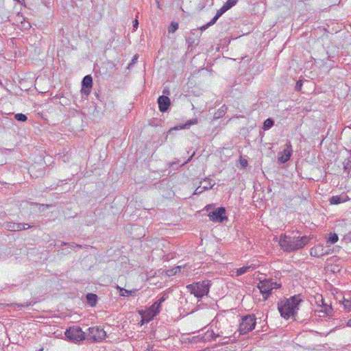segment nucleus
<instances>
[{"label":"nucleus","instance_id":"4468645a","mask_svg":"<svg viewBox=\"0 0 351 351\" xmlns=\"http://www.w3.org/2000/svg\"><path fill=\"white\" fill-rule=\"evenodd\" d=\"M328 254V251L322 245H317L310 250L311 256L314 257H321Z\"/></svg>","mask_w":351,"mask_h":351},{"label":"nucleus","instance_id":"39448f33","mask_svg":"<svg viewBox=\"0 0 351 351\" xmlns=\"http://www.w3.org/2000/svg\"><path fill=\"white\" fill-rule=\"evenodd\" d=\"M256 319L254 315H247L242 317L239 328L240 334H247L253 330L256 324Z\"/></svg>","mask_w":351,"mask_h":351},{"label":"nucleus","instance_id":"f704fd0d","mask_svg":"<svg viewBox=\"0 0 351 351\" xmlns=\"http://www.w3.org/2000/svg\"><path fill=\"white\" fill-rule=\"evenodd\" d=\"M302 82L301 80H298L297 82H296V84H295V90L296 91H300L302 88Z\"/></svg>","mask_w":351,"mask_h":351},{"label":"nucleus","instance_id":"f03ea898","mask_svg":"<svg viewBox=\"0 0 351 351\" xmlns=\"http://www.w3.org/2000/svg\"><path fill=\"white\" fill-rule=\"evenodd\" d=\"M309 241L306 236L295 237L283 234L280 237L279 245L285 252H293L304 247Z\"/></svg>","mask_w":351,"mask_h":351},{"label":"nucleus","instance_id":"473e14b6","mask_svg":"<svg viewBox=\"0 0 351 351\" xmlns=\"http://www.w3.org/2000/svg\"><path fill=\"white\" fill-rule=\"evenodd\" d=\"M228 11L226 8L223 5L219 10H217L216 15L220 17L223 14Z\"/></svg>","mask_w":351,"mask_h":351},{"label":"nucleus","instance_id":"a18cd8bd","mask_svg":"<svg viewBox=\"0 0 351 351\" xmlns=\"http://www.w3.org/2000/svg\"><path fill=\"white\" fill-rule=\"evenodd\" d=\"M69 245V243L60 241V246Z\"/></svg>","mask_w":351,"mask_h":351},{"label":"nucleus","instance_id":"6e6552de","mask_svg":"<svg viewBox=\"0 0 351 351\" xmlns=\"http://www.w3.org/2000/svg\"><path fill=\"white\" fill-rule=\"evenodd\" d=\"M210 221L213 222L221 223L227 219L226 216V208L224 207H219L208 214Z\"/></svg>","mask_w":351,"mask_h":351},{"label":"nucleus","instance_id":"58836bf2","mask_svg":"<svg viewBox=\"0 0 351 351\" xmlns=\"http://www.w3.org/2000/svg\"><path fill=\"white\" fill-rule=\"evenodd\" d=\"M69 246L71 247H82L80 245H78L75 243H69Z\"/></svg>","mask_w":351,"mask_h":351},{"label":"nucleus","instance_id":"4c0bfd02","mask_svg":"<svg viewBox=\"0 0 351 351\" xmlns=\"http://www.w3.org/2000/svg\"><path fill=\"white\" fill-rule=\"evenodd\" d=\"M219 19V17L215 14V16L212 19V20L208 23V25H210V27L211 25H214Z\"/></svg>","mask_w":351,"mask_h":351},{"label":"nucleus","instance_id":"864d4df0","mask_svg":"<svg viewBox=\"0 0 351 351\" xmlns=\"http://www.w3.org/2000/svg\"><path fill=\"white\" fill-rule=\"evenodd\" d=\"M40 351H43V349H40Z\"/></svg>","mask_w":351,"mask_h":351},{"label":"nucleus","instance_id":"bb28decb","mask_svg":"<svg viewBox=\"0 0 351 351\" xmlns=\"http://www.w3.org/2000/svg\"><path fill=\"white\" fill-rule=\"evenodd\" d=\"M178 29V23L176 22H171L170 24L168 31L169 33H173Z\"/></svg>","mask_w":351,"mask_h":351},{"label":"nucleus","instance_id":"72a5a7b5","mask_svg":"<svg viewBox=\"0 0 351 351\" xmlns=\"http://www.w3.org/2000/svg\"><path fill=\"white\" fill-rule=\"evenodd\" d=\"M21 26L25 29H29L30 27H31L30 23L29 22H27V21L22 22L21 23Z\"/></svg>","mask_w":351,"mask_h":351},{"label":"nucleus","instance_id":"c756f323","mask_svg":"<svg viewBox=\"0 0 351 351\" xmlns=\"http://www.w3.org/2000/svg\"><path fill=\"white\" fill-rule=\"evenodd\" d=\"M343 304L344 308L348 311H351V300L348 299L343 298Z\"/></svg>","mask_w":351,"mask_h":351},{"label":"nucleus","instance_id":"c9c22d12","mask_svg":"<svg viewBox=\"0 0 351 351\" xmlns=\"http://www.w3.org/2000/svg\"><path fill=\"white\" fill-rule=\"evenodd\" d=\"M219 19V17L215 14V16L212 19V20L208 23V25H210V27L211 25H214Z\"/></svg>","mask_w":351,"mask_h":351},{"label":"nucleus","instance_id":"37998d69","mask_svg":"<svg viewBox=\"0 0 351 351\" xmlns=\"http://www.w3.org/2000/svg\"><path fill=\"white\" fill-rule=\"evenodd\" d=\"M331 311H332V308H331V307L326 308V309H325V313H326L327 315H330V314L331 313Z\"/></svg>","mask_w":351,"mask_h":351},{"label":"nucleus","instance_id":"5701e85b","mask_svg":"<svg viewBox=\"0 0 351 351\" xmlns=\"http://www.w3.org/2000/svg\"><path fill=\"white\" fill-rule=\"evenodd\" d=\"M214 184H215L214 183H213V184H210H210H209V186H198V187L195 190V191H194V193H193V194H194V195H199V194H200L201 193H202V192H203L204 191H205V190H208V189H212Z\"/></svg>","mask_w":351,"mask_h":351},{"label":"nucleus","instance_id":"b1692460","mask_svg":"<svg viewBox=\"0 0 351 351\" xmlns=\"http://www.w3.org/2000/svg\"><path fill=\"white\" fill-rule=\"evenodd\" d=\"M251 267L252 266H244L237 269L236 271L237 276H239L247 273L250 269Z\"/></svg>","mask_w":351,"mask_h":351},{"label":"nucleus","instance_id":"8fccbe9b","mask_svg":"<svg viewBox=\"0 0 351 351\" xmlns=\"http://www.w3.org/2000/svg\"><path fill=\"white\" fill-rule=\"evenodd\" d=\"M223 113H224V110H220L219 117L222 116V114H223Z\"/></svg>","mask_w":351,"mask_h":351},{"label":"nucleus","instance_id":"20e7f679","mask_svg":"<svg viewBox=\"0 0 351 351\" xmlns=\"http://www.w3.org/2000/svg\"><path fill=\"white\" fill-rule=\"evenodd\" d=\"M257 287L263 294L264 300H266L271 295V291L274 289L280 288V285L278 284L277 282L273 281L272 279H265L260 280Z\"/></svg>","mask_w":351,"mask_h":351},{"label":"nucleus","instance_id":"a211bd4d","mask_svg":"<svg viewBox=\"0 0 351 351\" xmlns=\"http://www.w3.org/2000/svg\"><path fill=\"white\" fill-rule=\"evenodd\" d=\"M326 239L327 244H334L338 241L339 237L336 233L330 232Z\"/></svg>","mask_w":351,"mask_h":351},{"label":"nucleus","instance_id":"423d86ee","mask_svg":"<svg viewBox=\"0 0 351 351\" xmlns=\"http://www.w3.org/2000/svg\"><path fill=\"white\" fill-rule=\"evenodd\" d=\"M66 337L70 341L77 343L86 339V332L77 326L69 327L64 333Z\"/></svg>","mask_w":351,"mask_h":351},{"label":"nucleus","instance_id":"09e8293b","mask_svg":"<svg viewBox=\"0 0 351 351\" xmlns=\"http://www.w3.org/2000/svg\"><path fill=\"white\" fill-rule=\"evenodd\" d=\"M212 207V205L209 204V205H207L205 208L208 210L210 208Z\"/></svg>","mask_w":351,"mask_h":351},{"label":"nucleus","instance_id":"49530a36","mask_svg":"<svg viewBox=\"0 0 351 351\" xmlns=\"http://www.w3.org/2000/svg\"><path fill=\"white\" fill-rule=\"evenodd\" d=\"M192 158V156H191L186 162H183L180 166H184L185 164L189 162Z\"/></svg>","mask_w":351,"mask_h":351},{"label":"nucleus","instance_id":"ddd939ff","mask_svg":"<svg viewBox=\"0 0 351 351\" xmlns=\"http://www.w3.org/2000/svg\"><path fill=\"white\" fill-rule=\"evenodd\" d=\"M82 91L88 95L93 86V78L90 75H86L82 81Z\"/></svg>","mask_w":351,"mask_h":351},{"label":"nucleus","instance_id":"393cba45","mask_svg":"<svg viewBox=\"0 0 351 351\" xmlns=\"http://www.w3.org/2000/svg\"><path fill=\"white\" fill-rule=\"evenodd\" d=\"M185 267H186V265H184L183 267L182 266H178L176 268H174L173 269L168 270L167 271V275L168 276H172V275L177 274L178 273H180L182 269Z\"/></svg>","mask_w":351,"mask_h":351},{"label":"nucleus","instance_id":"aec40b11","mask_svg":"<svg viewBox=\"0 0 351 351\" xmlns=\"http://www.w3.org/2000/svg\"><path fill=\"white\" fill-rule=\"evenodd\" d=\"M197 123V120L196 119H191L188 121L185 124L177 126L176 129H189L192 125L196 124Z\"/></svg>","mask_w":351,"mask_h":351},{"label":"nucleus","instance_id":"f257e3e1","mask_svg":"<svg viewBox=\"0 0 351 351\" xmlns=\"http://www.w3.org/2000/svg\"><path fill=\"white\" fill-rule=\"evenodd\" d=\"M302 301L300 296L295 295L281 300L278 303V309L280 315L285 319L295 317L299 309V304Z\"/></svg>","mask_w":351,"mask_h":351},{"label":"nucleus","instance_id":"3c124183","mask_svg":"<svg viewBox=\"0 0 351 351\" xmlns=\"http://www.w3.org/2000/svg\"><path fill=\"white\" fill-rule=\"evenodd\" d=\"M348 326L351 327V319L348 320Z\"/></svg>","mask_w":351,"mask_h":351},{"label":"nucleus","instance_id":"6ab92c4d","mask_svg":"<svg viewBox=\"0 0 351 351\" xmlns=\"http://www.w3.org/2000/svg\"><path fill=\"white\" fill-rule=\"evenodd\" d=\"M343 166L344 172L349 174L351 170V158H346L343 162Z\"/></svg>","mask_w":351,"mask_h":351},{"label":"nucleus","instance_id":"2eb2a0df","mask_svg":"<svg viewBox=\"0 0 351 351\" xmlns=\"http://www.w3.org/2000/svg\"><path fill=\"white\" fill-rule=\"evenodd\" d=\"M348 197L346 195V194L345 193H342L339 195L332 196L330 198L329 201H330V204H339L341 203L348 202Z\"/></svg>","mask_w":351,"mask_h":351},{"label":"nucleus","instance_id":"a878e982","mask_svg":"<svg viewBox=\"0 0 351 351\" xmlns=\"http://www.w3.org/2000/svg\"><path fill=\"white\" fill-rule=\"evenodd\" d=\"M238 0H228L224 4L223 6L226 8L227 10L230 9L232 7L235 5L237 3Z\"/></svg>","mask_w":351,"mask_h":351},{"label":"nucleus","instance_id":"ea45409f","mask_svg":"<svg viewBox=\"0 0 351 351\" xmlns=\"http://www.w3.org/2000/svg\"><path fill=\"white\" fill-rule=\"evenodd\" d=\"M209 27H210V25H208V23H206V24L204 25L203 26H202L199 29L202 31H204L206 29H208Z\"/></svg>","mask_w":351,"mask_h":351},{"label":"nucleus","instance_id":"9b49d317","mask_svg":"<svg viewBox=\"0 0 351 351\" xmlns=\"http://www.w3.org/2000/svg\"><path fill=\"white\" fill-rule=\"evenodd\" d=\"M168 298L167 294H164L158 300L155 302L148 309L154 314L157 315L160 312L162 304Z\"/></svg>","mask_w":351,"mask_h":351},{"label":"nucleus","instance_id":"e433bc0d","mask_svg":"<svg viewBox=\"0 0 351 351\" xmlns=\"http://www.w3.org/2000/svg\"><path fill=\"white\" fill-rule=\"evenodd\" d=\"M219 19V17L215 14V16L212 19V20L208 23V25H210V27L211 25H214Z\"/></svg>","mask_w":351,"mask_h":351},{"label":"nucleus","instance_id":"603ef678","mask_svg":"<svg viewBox=\"0 0 351 351\" xmlns=\"http://www.w3.org/2000/svg\"><path fill=\"white\" fill-rule=\"evenodd\" d=\"M176 163L173 162H172V163H171V164H170V166L173 167V166L174 165H176Z\"/></svg>","mask_w":351,"mask_h":351},{"label":"nucleus","instance_id":"9d476101","mask_svg":"<svg viewBox=\"0 0 351 351\" xmlns=\"http://www.w3.org/2000/svg\"><path fill=\"white\" fill-rule=\"evenodd\" d=\"M287 149H285L283 152L278 154V160L281 163H285L290 160L292 155L293 149L292 145L290 141L286 143Z\"/></svg>","mask_w":351,"mask_h":351},{"label":"nucleus","instance_id":"cd10ccee","mask_svg":"<svg viewBox=\"0 0 351 351\" xmlns=\"http://www.w3.org/2000/svg\"><path fill=\"white\" fill-rule=\"evenodd\" d=\"M14 118L17 121H22V122H24V121H27V117L25 114H22V113L16 114L14 115Z\"/></svg>","mask_w":351,"mask_h":351},{"label":"nucleus","instance_id":"7ed1b4c3","mask_svg":"<svg viewBox=\"0 0 351 351\" xmlns=\"http://www.w3.org/2000/svg\"><path fill=\"white\" fill-rule=\"evenodd\" d=\"M106 337V332L101 326H95L88 328L86 339L91 342H101Z\"/></svg>","mask_w":351,"mask_h":351},{"label":"nucleus","instance_id":"2f4dec72","mask_svg":"<svg viewBox=\"0 0 351 351\" xmlns=\"http://www.w3.org/2000/svg\"><path fill=\"white\" fill-rule=\"evenodd\" d=\"M138 58V56L137 54L134 55L132 58L131 62L128 64V69H130L136 62H137V60Z\"/></svg>","mask_w":351,"mask_h":351},{"label":"nucleus","instance_id":"412c9836","mask_svg":"<svg viewBox=\"0 0 351 351\" xmlns=\"http://www.w3.org/2000/svg\"><path fill=\"white\" fill-rule=\"evenodd\" d=\"M117 289L119 290L120 291V295L121 296H125L126 294L127 295H133L134 293H135V292L136 291V289H133V290H127V289H125L123 288H121L120 287H117Z\"/></svg>","mask_w":351,"mask_h":351},{"label":"nucleus","instance_id":"4be33fe9","mask_svg":"<svg viewBox=\"0 0 351 351\" xmlns=\"http://www.w3.org/2000/svg\"><path fill=\"white\" fill-rule=\"evenodd\" d=\"M274 125V121L271 118H268L264 121L263 125V129L264 130H267L270 129Z\"/></svg>","mask_w":351,"mask_h":351},{"label":"nucleus","instance_id":"c03bdc74","mask_svg":"<svg viewBox=\"0 0 351 351\" xmlns=\"http://www.w3.org/2000/svg\"><path fill=\"white\" fill-rule=\"evenodd\" d=\"M204 181H205V182H208V184H206V185H204V186H209V184H210H210H212V183H211V181H212V180H211L210 179L204 180Z\"/></svg>","mask_w":351,"mask_h":351},{"label":"nucleus","instance_id":"79ce46f5","mask_svg":"<svg viewBox=\"0 0 351 351\" xmlns=\"http://www.w3.org/2000/svg\"><path fill=\"white\" fill-rule=\"evenodd\" d=\"M346 194L348 197V201L351 200V190H348Z\"/></svg>","mask_w":351,"mask_h":351},{"label":"nucleus","instance_id":"c85d7f7f","mask_svg":"<svg viewBox=\"0 0 351 351\" xmlns=\"http://www.w3.org/2000/svg\"><path fill=\"white\" fill-rule=\"evenodd\" d=\"M219 335H215V332L213 330H208L206 333V339L210 340V339H215L217 337H218Z\"/></svg>","mask_w":351,"mask_h":351},{"label":"nucleus","instance_id":"de8ad7c7","mask_svg":"<svg viewBox=\"0 0 351 351\" xmlns=\"http://www.w3.org/2000/svg\"><path fill=\"white\" fill-rule=\"evenodd\" d=\"M32 205H36V206H43L44 204H38V203H34V202H31L30 203Z\"/></svg>","mask_w":351,"mask_h":351},{"label":"nucleus","instance_id":"f3484780","mask_svg":"<svg viewBox=\"0 0 351 351\" xmlns=\"http://www.w3.org/2000/svg\"><path fill=\"white\" fill-rule=\"evenodd\" d=\"M87 303L90 306H95L97 302V295L95 293H89L86 296Z\"/></svg>","mask_w":351,"mask_h":351},{"label":"nucleus","instance_id":"1a4fd4ad","mask_svg":"<svg viewBox=\"0 0 351 351\" xmlns=\"http://www.w3.org/2000/svg\"><path fill=\"white\" fill-rule=\"evenodd\" d=\"M3 227L5 230L9 231H21L29 228L32 227V226L25 223L6 222L3 224Z\"/></svg>","mask_w":351,"mask_h":351},{"label":"nucleus","instance_id":"0eeeda50","mask_svg":"<svg viewBox=\"0 0 351 351\" xmlns=\"http://www.w3.org/2000/svg\"><path fill=\"white\" fill-rule=\"evenodd\" d=\"M210 283L209 280H203L195 283V297L202 298L208 295Z\"/></svg>","mask_w":351,"mask_h":351},{"label":"nucleus","instance_id":"a19ab883","mask_svg":"<svg viewBox=\"0 0 351 351\" xmlns=\"http://www.w3.org/2000/svg\"><path fill=\"white\" fill-rule=\"evenodd\" d=\"M138 21L137 19H135L134 21H133V27L134 29H136L138 27Z\"/></svg>","mask_w":351,"mask_h":351},{"label":"nucleus","instance_id":"7c9ffc66","mask_svg":"<svg viewBox=\"0 0 351 351\" xmlns=\"http://www.w3.org/2000/svg\"><path fill=\"white\" fill-rule=\"evenodd\" d=\"M186 289L191 294H193L195 296V284H191L186 286Z\"/></svg>","mask_w":351,"mask_h":351},{"label":"nucleus","instance_id":"f8f14e48","mask_svg":"<svg viewBox=\"0 0 351 351\" xmlns=\"http://www.w3.org/2000/svg\"><path fill=\"white\" fill-rule=\"evenodd\" d=\"M159 110L162 112H166L170 106V99L167 96L161 95L158 98Z\"/></svg>","mask_w":351,"mask_h":351},{"label":"nucleus","instance_id":"dca6fc26","mask_svg":"<svg viewBox=\"0 0 351 351\" xmlns=\"http://www.w3.org/2000/svg\"><path fill=\"white\" fill-rule=\"evenodd\" d=\"M141 314L142 315L141 322L143 324L148 323L156 317V315H154V314L149 309L143 313H141Z\"/></svg>","mask_w":351,"mask_h":351}]
</instances>
